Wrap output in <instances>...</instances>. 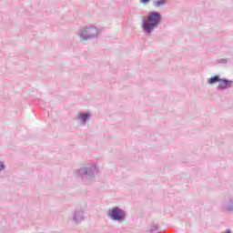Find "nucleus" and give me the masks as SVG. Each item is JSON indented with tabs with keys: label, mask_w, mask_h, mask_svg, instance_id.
<instances>
[{
	"label": "nucleus",
	"mask_w": 233,
	"mask_h": 233,
	"mask_svg": "<svg viewBox=\"0 0 233 233\" xmlns=\"http://www.w3.org/2000/svg\"><path fill=\"white\" fill-rule=\"evenodd\" d=\"M157 230H158L157 226H156V225L151 226V228H150V232L151 233L152 232H157Z\"/></svg>",
	"instance_id": "9b49d317"
},
{
	"label": "nucleus",
	"mask_w": 233,
	"mask_h": 233,
	"mask_svg": "<svg viewBox=\"0 0 233 233\" xmlns=\"http://www.w3.org/2000/svg\"><path fill=\"white\" fill-rule=\"evenodd\" d=\"M72 219L75 221V223H80V221H83V219H85V217L83 216V209H76Z\"/></svg>",
	"instance_id": "0eeeda50"
},
{
	"label": "nucleus",
	"mask_w": 233,
	"mask_h": 233,
	"mask_svg": "<svg viewBox=\"0 0 233 233\" xmlns=\"http://www.w3.org/2000/svg\"><path fill=\"white\" fill-rule=\"evenodd\" d=\"M165 5H167V0L153 1V6H155V8H161V6H165Z\"/></svg>",
	"instance_id": "1a4fd4ad"
},
{
	"label": "nucleus",
	"mask_w": 233,
	"mask_h": 233,
	"mask_svg": "<svg viewBox=\"0 0 233 233\" xmlns=\"http://www.w3.org/2000/svg\"><path fill=\"white\" fill-rule=\"evenodd\" d=\"M139 3L142 5H147V3H150V0H139Z\"/></svg>",
	"instance_id": "ddd939ff"
},
{
	"label": "nucleus",
	"mask_w": 233,
	"mask_h": 233,
	"mask_svg": "<svg viewBox=\"0 0 233 233\" xmlns=\"http://www.w3.org/2000/svg\"><path fill=\"white\" fill-rule=\"evenodd\" d=\"M91 117H92V115L90 113H85V112H80L77 116V119L81 125H86V123L90 121Z\"/></svg>",
	"instance_id": "423d86ee"
},
{
	"label": "nucleus",
	"mask_w": 233,
	"mask_h": 233,
	"mask_svg": "<svg viewBox=\"0 0 233 233\" xmlns=\"http://www.w3.org/2000/svg\"><path fill=\"white\" fill-rule=\"evenodd\" d=\"M107 217L112 221H117V223H123V221L127 219V211L119 208L118 207H115L107 210Z\"/></svg>",
	"instance_id": "20e7f679"
},
{
	"label": "nucleus",
	"mask_w": 233,
	"mask_h": 233,
	"mask_svg": "<svg viewBox=\"0 0 233 233\" xmlns=\"http://www.w3.org/2000/svg\"><path fill=\"white\" fill-rule=\"evenodd\" d=\"M224 208L228 212H233V197L228 198V201L224 204Z\"/></svg>",
	"instance_id": "6e6552de"
},
{
	"label": "nucleus",
	"mask_w": 233,
	"mask_h": 233,
	"mask_svg": "<svg viewBox=\"0 0 233 233\" xmlns=\"http://www.w3.org/2000/svg\"><path fill=\"white\" fill-rule=\"evenodd\" d=\"M159 23H161V13L150 12L142 21V30L144 34L150 35V34L159 26Z\"/></svg>",
	"instance_id": "f03ea898"
},
{
	"label": "nucleus",
	"mask_w": 233,
	"mask_h": 233,
	"mask_svg": "<svg viewBox=\"0 0 233 233\" xmlns=\"http://www.w3.org/2000/svg\"><path fill=\"white\" fill-rule=\"evenodd\" d=\"M233 81L228 80L227 78H220L218 82V90H228V88H232Z\"/></svg>",
	"instance_id": "39448f33"
},
{
	"label": "nucleus",
	"mask_w": 233,
	"mask_h": 233,
	"mask_svg": "<svg viewBox=\"0 0 233 233\" xmlns=\"http://www.w3.org/2000/svg\"><path fill=\"white\" fill-rule=\"evenodd\" d=\"M219 81H221V78L219 77V76H215L208 79V83L209 85H215V83H219Z\"/></svg>",
	"instance_id": "9d476101"
},
{
	"label": "nucleus",
	"mask_w": 233,
	"mask_h": 233,
	"mask_svg": "<svg viewBox=\"0 0 233 233\" xmlns=\"http://www.w3.org/2000/svg\"><path fill=\"white\" fill-rule=\"evenodd\" d=\"M5 163H3L2 161H0V172H3V170H5Z\"/></svg>",
	"instance_id": "f8f14e48"
},
{
	"label": "nucleus",
	"mask_w": 233,
	"mask_h": 233,
	"mask_svg": "<svg viewBox=\"0 0 233 233\" xmlns=\"http://www.w3.org/2000/svg\"><path fill=\"white\" fill-rule=\"evenodd\" d=\"M77 174L85 185H90L94 182V177L99 174V168L97 167V164H96V162H90L80 167L77 170Z\"/></svg>",
	"instance_id": "f257e3e1"
},
{
	"label": "nucleus",
	"mask_w": 233,
	"mask_h": 233,
	"mask_svg": "<svg viewBox=\"0 0 233 233\" xmlns=\"http://www.w3.org/2000/svg\"><path fill=\"white\" fill-rule=\"evenodd\" d=\"M99 34H101V30H99V28H97L94 25L81 27L77 31V35L80 37V41H88V39H96V37H99Z\"/></svg>",
	"instance_id": "7ed1b4c3"
}]
</instances>
